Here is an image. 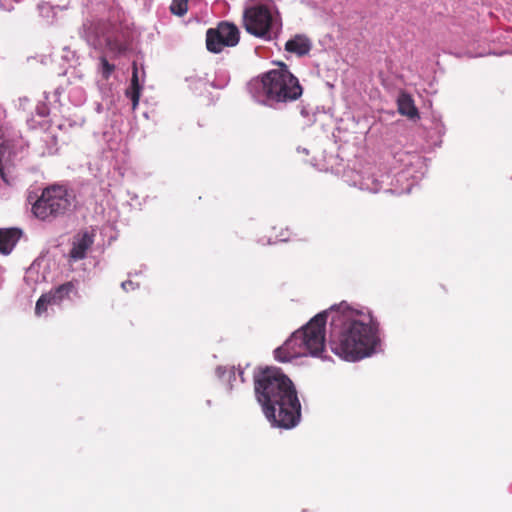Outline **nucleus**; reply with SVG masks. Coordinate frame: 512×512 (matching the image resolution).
I'll return each instance as SVG.
<instances>
[{
    "mask_svg": "<svg viewBox=\"0 0 512 512\" xmlns=\"http://www.w3.org/2000/svg\"><path fill=\"white\" fill-rule=\"evenodd\" d=\"M99 61V72L104 80H108L115 70V65L109 63L105 56H101Z\"/></svg>",
    "mask_w": 512,
    "mask_h": 512,
    "instance_id": "nucleus-15",
    "label": "nucleus"
},
{
    "mask_svg": "<svg viewBox=\"0 0 512 512\" xmlns=\"http://www.w3.org/2000/svg\"><path fill=\"white\" fill-rule=\"evenodd\" d=\"M127 284H129V285H130V284H131V282H130V281H129V282H123V283H122V287H123L124 289H126V285H127Z\"/></svg>",
    "mask_w": 512,
    "mask_h": 512,
    "instance_id": "nucleus-20",
    "label": "nucleus"
},
{
    "mask_svg": "<svg viewBox=\"0 0 512 512\" xmlns=\"http://www.w3.org/2000/svg\"><path fill=\"white\" fill-rule=\"evenodd\" d=\"M285 50L298 56H304L311 50V42L303 35H296L286 42Z\"/></svg>",
    "mask_w": 512,
    "mask_h": 512,
    "instance_id": "nucleus-11",
    "label": "nucleus"
},
{
    "mask_svg": "<svg viewBox=\"0 0 512 512\" xmlns=\"http://www.w3.org/2000/svg\"><path fill=\"white\" fill-rule=\"evenodd\" d=\"M330 309L314 316L304 327L295 331L274 351L280 362H289L303 356H321L325 348V326Z\"/></svg>",
    "mask_w": 512,
    "mask_h": 512,
    "instance_id": "nucleus-3",
    "label": "nucleus"
},
{
    "mask_svg": "<svg viewBox=\"0 0 512 512\" xmlns=\"http://www.w3.org/2000/svg\"><path fill=\"white\" fill-rule=\"evenodd\" d=\"M256 97L266 105L288 103L299 99L303 93L302 86L287 65L281 63L278 69L265 73L260 80L252 84Z\"/></svg>",
    "mask_w": 512,
    "mask_h": 512,
    "instance_id": "nucleus-4",
    "label": "nucleus"
},
{
    "mask_svg": "<svg viewBox=\"0 0 512 512\" xmlns=\"http://www.w3.org/2000/svg\"><path fill=\"white\" fill-rule=\"evenodd\" d=\"M107 47L111 52H114L116 54H121L126 50L124 44L111 39L107 40Z\"/></svg>",
    "mask_w": 512,
    "mask_h": 512,
    "instance_id": "nucleus-18",
    "label": "nucleus"
},
{
    "mask_svg": "<svg viewBox=\"0 0 512 512\" xmlns=\"http://www.w3.org/2000/svg\"><path fill=\"white\" fill-rule=\"evenodd\" d=\"M6 136L7 129L2 124H0V175L3 181L8 183V179L5 173V166L6 163L10 161L11 143L8 139H6Z\"/></svg>",
    "mask_w": 512,
    "mask_h": 512,
    "instance_id": "nucleus-10",
    "label": "nucleus"
},
{
    "mask_svg": "<svg viewBox=\"0 0 512 512\" xmlns=\"http://www.w3.org/2000/svg\"><path fill=\"white\" fill-rule=\"evenodd\" d=\"M226 373L229 374V380L231 378H235L234 367L227 368V367H223V366H218L216 368V374L218 375L219 378H223Z\"/></svg>",
    "mask_w": 512,
    "mask_h": 512,
    "instance_id": "nucleus-19",
    "label": "nucleus"
},
{
    "mask_svg": "<svg viewBox=\"0 0 512 512\" xmlns=\"http://www.w3.org/2000/svg\"><path fill=\"white\" fill-rule=\"evenodd\" d=\"M48 305H54V304L50 300V296H48L47 293L42 294L36 302L35 314L37 316H41L43 313H45L47 311Z\"/></svg>",
    "mask_w": 512,
    "mask_h": 512,
    "instance_id": "nucleus-17",
    "label": "nucleus"
},
{
    "mask_svg": "<svg viewBox=\"0 0 512 512\" xmlns=\"http://www.w3.org/2000/svg\"><path fill=\"white\" fill-rule=\"evenodd\" d=\"M272 20L269 8L263 4L245 9L243 15V24L246 31L260 38H265L269 35Z\"/></svg>",
    "mask_w": 512,
    "mask_h": 512,
    "instance_id": "nucleus-7",
    "label": "nucleus"
},
{
    "mask_svg": "<svg viewBox=\"0 0 512 512\" xmlns=\"http://www.w3.org/2000/svg\"><path fill=\"white\" fill-rule=\"evenodd\" d=\"M141 86L139 84L138 78V68L136 63H133V71L131 77L130 87L126 90V96L129 97L132 101V109L135 110L138 106L140 94H141Z\"/></svg>",
    "mask_w": 512,
    "mask_h": 512,
    "instance_id": "nucleus-13",
    "label": "nucleus"
},
{
    "mask_svg": "<svg viewBox=\"0 0 512 512\" xmlns=\"http://www.w3.org/2000/svg\"><path fill=\"white\" fill-rule=\"evenodd\" d=\"M72 201L73 196L66 186L53 184L42 190L32 204V213L42 221H53L70 210Z\"/></svg>",
    "mask_w": 512,
    "mask_h": 512,
    "instance_id": "nucleus-5",
    "label": "nucleus"
},
{
    "mask_svg": "<svg viewBox=\"0 0 512 512\" xmlns=\"http://www.w3.org/2000/svg\"><path fill=\"white\" fill-rule=\"evenodd\" d=\"M172 14L183 16L188 11V0H173L170 6Z\"/></svg>",
    "mask_w": 512,
    "mask_h": 512,
    "instance_id": "nucleus-16",
    "label": "nucleus"
},
{
    "mask_svg": "<svg viewBox=\"0 0 512 512\" xmlns=\"http://www.w3.org/2000/svg\"><path fill=\"white\" fill-rule=\"evenodd\" d=\"M95 233L93 231H81L77 233L72 242V248L69 257L74 261L82 260L86 257L87 251L94 244Z\"/></svg>",
    "mask_w": 512,
    "mask_h": 512,
    "instance_id": "nucleus-8",
    "label": "nucleus"
},
{
    "mask_svg": "<svg viewBox=\"0 0 512 512\" xmlns=\"http://www.w3.org/2000/svg\"><path fill=\"white\" fill-rule=\"evenodd\" d=\"M331 350L346 360H358L374 352L380 339L379 323L372 316L341 304L330 309Z\"/></svg>",
    "mask_w": 512,
    "mask_h": 512,
    "instance_id": "nucleus-1",
    "label": "nucleus"
},
{
    "mask_svg": "<svg viewBox=\"0 0 512 512\" xmlns=\"http://www.w3.org/2000/svg\"><path fill=\"white\" fill-rule=\"evenodd\" d=\"M75 291V285L72 281L63 283L53 290L47 292L50 300L54 305L60 304L64 299L68 298L70 293Z\"/></svg>",
    "mask_w": 512,
    "mask_h": 512,
    "instance_id": "nucleus-14",
    "label": "nucleus"
},
{
    "mask_svg": "<svg viewBox=\"0 0 512 512\" xmlns=\"http://www.w3.org/2000/svg\"><path fill=\"white\" fill-rule=\"evenodd\" d=\"M239 40L238 27L227 21L220 22L216 28H210L206 32V47L212 53H220L225 47H234Z\"/></svg>",
    "mask_w": 512,
    "mask_h": 512,
    "instance_id": "nucleus-6",
    "label": "nucleus"
},
{
    "mask_svg": "<svg viewBox=\"0 0 512 512\" xmlns=\"http://www.w3.org/2000/svg\"><path fill=\"white\" fill-rule=\"evenodd\" d=\"M398 105V112L403 115L407 116L409 119H416L419 118L418 109L416 108L414 104V100L412 97L407 93H402L399 95L397 100Z\"/></svg>",
    "mask_w": 512,
    "mask_h": 512,
    "instance_id": "nucleus-12",
    "label": "nucleus"
},
{
    "mask_svg": "<svg viewBox=\"0 0 512 512\" xmlns=\"http://www.w3.org/2000/svg\"><path fill=\"white\" fill-rule=\"evenodd\" d=\"M22 232L17 228L0 229V253L9 254L19 241Z\"/></svg>",
    "mask_w": 512,
    "mask_h": 512,
    "instance_id": "nucleus-9",
    "label": "nucleus"
},
{
    "mask_svg": "<svg viewBox=\"0 0 512 512\" xmlns=\"http://www.w3.org/2000/svg\"><path fill=\"white\" fill-rule=\"evenodd\" d=\"M441 288H442V290H443L444 292L446 291V289H445V287H444L443 285H441Z\"/></svg>",
    "mask_w": 512,
    "mask_h": 512,
    "instance_id": "nucleus-21",
    "label": "nucleus"
},
{
    "mask_svg": "<svg viewBox=\"0 0 512 512\" xmlns=\"http://www.w3.org/2000/svg\"><path fill=\"white\" fill-rule=\"evenodd\" d=\"M254 390L269 422L291 429L301 419V404L291 379L277 367H266L254 373Z\"/></svg>",
    "mask_w": 512,
    "mask_h": 512,
    "instance_id": "nucleus-2",
    "label": "nucleus"
}]
</instances>
